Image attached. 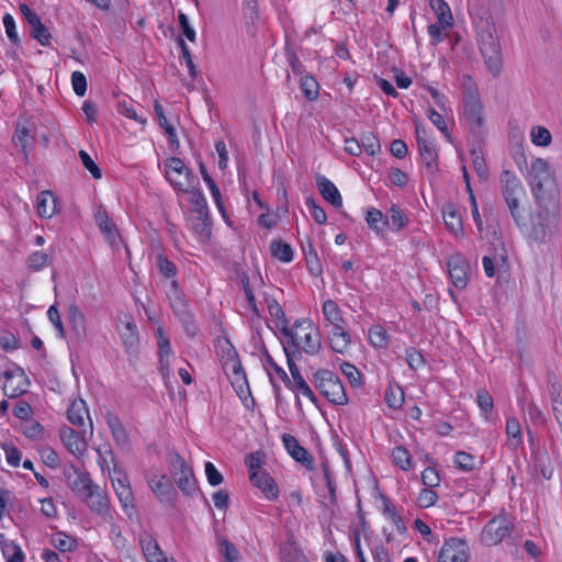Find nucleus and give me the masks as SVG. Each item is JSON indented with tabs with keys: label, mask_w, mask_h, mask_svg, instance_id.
Returning a JSON list of instances; mask_svg holds the SVG:
<instances>
[{
	"label": "nucleus",
	"mask_w": 562,
	"mask_h": 562,
	"mask_svg": "<svg viewBox=\"0 0 562 562\" xmlns=\"http://www.w3.org/2000/svg\"><path fill=\"white\" fill-rule=\"evenodd\" d=\"M82 499L88 507L101 517L110 516V501L106 492L98 484H95Z\"/></svg>",
	"instance_id": "obj_12"
},
{
	"label": "nucleus",
	"mask_w": 562,
	"mask_h": 562,
	"mask_svg": "<svg viewBox=\"0 0 562 562\" xmlns=\"http://www.w3.org/2000/svg\"><path fill=\"white\" fill-rule=\"evenodd\" d=\"M83 434H86V430H83ZM59 435L64 445L74 456H81L86 451L87 441L85 435H80L68 426L61 427Z\"/></svg>",
	"instance_id": "obj_13"
},
{
	"label": "nucleus",
	"mask_w": 562,
	"mask_h": 562,
	"mask_svg": "<svg viewBox=\"0 0 562 562\" xmlns=\"http://www.w3.org/2000/svg\"><path fill=\"white\" fill-rule=\"evenodd\" d=\"M106 424L111 430V434L113 436V439L115 440L116 445L126 447L128 445V434L123 426L120 418L111 413L106 414Z\"/></svg>",
	"instance_id": "obj_26"
},
{
	"label": "nucleus",
	"mask_w": 562,
	"mask_h": 562,
	"mask_svg": "<svg viewBox=\"0 0 562 562\" xmlns=\"http://www.w3.org/2000/svg\"><path fill=\"white\" fill-rule=\"evenodd\" d=\"M151 491L161 499L170 501L175 494L171 482L167 475H153L149 480Z\"/></svg>",
	"instance_id": "obj_23"
},
{
	"label": "nucleus",
	"mask_w": 562,
	"mask_h": 562,
	"mask_svg": "<svg viewBox=\"0 0 562 562\" xmlns=\"http://www.w3.org/2000/svg\"><path fill=\"white\" fill-rule=\"evenodd\" d=\"M40 454H41L42 461L47 467H49L52 469L58 468V465L60 463L59 457L53 448H50L48 446L42 447L40 449Z\"/></svg>",
	"instance_id": "obj_63"
},
{
	"label": "nucleus",
	"mask_w": 562,
	"mask_h": 562,
	"mask_svg": "<svg viewBox=\"0 0 562 562\" xmlns=\"http://www.w3.org/2000/svg\"><path fill=\"white\" fill-rule=\"evenodd\" d=\"M97 451L99 453L98 463L101 470L104 472L105 468L108 469L112 486L122 505V508L133 522L137 513L127 474L116 463H114L113 469H110L106 458L101 454L99 449Z\"/></svg>",
	"instance_id": "obj_3"
},
{
	"label": "nucleus",
	"mask_w": 562,
	"mask_h": 562,
	"mask_svg": "<svg viewBox=\"0 0 562 562\" xmlns=\"http://www.w3.org/2000/svg\"><path fill=\"white\" fill-rule=\"evenodd\" d=\"M313 383L321 394L335 405H346L348 396L336 373L327 369L317 370L313 374Z\"/></svg>",
	"instance_id": "obj_5"
},
{
	"label": "nucleus",
	"mask_w": 562,
	"mask_h": 562,
	"mask_svg": "<svg viewBox=\"0 0 562 562\" xmlns=\"http://www.w3.org/2000/svg\"><path fill=\"white\" fill-rule=\"evenodd\" d=\"M282 441L286 451L295 461L304 464L308 469L313 467L312 457L308 454L307 450L299 443L294 436L284 434L282 436Z\"/></svg>",
	"instance_id": "obj_16"
},
{
	"label": "nucleus",
	"mask_w": 562,
	"mask_h": 562,
	"mask_svg": "<svg viewBox=\"0 0 562 562\" xmlns=\"http://www.w3.org/2000/svg\"><path fill=\"white\" fill-rule=\"evenodd\" d=\"M67 479L69 487L80 498H82L95 485L91 480L90 474L87 472H78L75 470L74 479L70 474Z\"/></svg>",
	"instance_id": "obj_20"
},
{
	"label": "nucleus",
	"mask_w": 562,
	"mask_h": 562,
	"mask_svg": "<svg viewBox=\"0 0 562 562\" xmlns=\"http://www.w3.org/2000/svg\"><path fill=\"white\" fill-rule=\"evenodd\" d=\"M328 341L334 352L344 353L350 345V335L345 330L344 325L335 326L329 333Z\"/></svg>",
	"instance_id": "obj_21"
},
{
	"label": "nucleus",
	"mask_w": 562,
	"mask_h": 562,
	"mask_svg": "<svg viewBox=\"0 0 562 562\" xmlns=\"http://www.w3.org/2000/svg\"><path fill=\"white\" fill-rule=\"evenodd\" d=\"M170 472L184 495L192 496L198 491V482L192 468L177 452L170 454Z\"/></svg>",
	"instance_id": "obj_6"
},
{
	"label": "nucleus",
	"mask_w": 562,
	"mask_h": 562,
	"mask_svg": "<svg viewBox=\"0 0 562 562\" xmlns=\"http://www.w3.org/2000/svg\"><path fill=\"white\" fill-rule=\"evenodd\" d=\"M454 464L461 471L470 472L475 467V458L464 451H458L454 454Z\"/></svg>",
	"instance_id": "obj_52"
},
{
	"label": "nucleus",
	"mask_w": 562,
	"mask_h": 562,
	"mask_svg": "<svg viewBox=\"0 0 562 562\" xmlns=\"http://www.w3.org/2000/svg\"><path fill=\"white\" fill-rule=\"evenodd\" d=\"M506 434L509 439V445L514 448H516L518 445L521 443L522 436H521V428L520 423L517 418L510 417L506 422Z\"/></svg>",
	"instance_id": "obj_46"
},
{
	"label": "nucleus",
	"mask_w": 562,
	"mask_h": 562,
	"mask_svg": "<svg viewBox=\"0 0 562 562\" xmlns=\"http://www.w3.org/2000/svg\"><path fill=\"white\" fill-rule=\"evenodd\" d=\"M538 209L530 216L529 238L538 244L546 243L560 231L561 206L558 201L544 204L537 200Z\"/></svg>",
	"instance_id": "obj_2"
},
{
	"label": "nucleus",
	"mask_w": 562,
	"mask_h": 562,
	"mask_svg": "<svg viewBox=\"0 0 562 562\" xmlns=\"http://www.w3.org/2000/svg\"><path fill=\"white\" fill-rule=\"evenodd\" d=\"M366 222L372 231L380 235L386 226V216L380 210L371 207L366 213Z\"/></svg>",
	"instance_id": "obj_36"
},
{
	"label": "nucleus",
	"mask_w": 562,
	"mask_h": 562,
	"mask_svg": "<svg viewBox=\"0 0 562 562\" xmlns=\"http://www.w3.org/2000/svg\"><path fill=\"white\" fill-rule=\"evenodd\" d=\"M187 192L190 193V203L194 206L193 213L209 210L206 199L200 189L192 188Z\"/></svg>",
	"instance_id": "obj_59"
},
{
	"label": "nucleus",
	"mask_w": 562,
	"mask_h": 562,
	"mask_svg": "<svg viewBox=\"0 0 562 562\" xmlns=\"http://www.w3.org/2000/svg\"><path fill=\"white\" fill-rule=\"evenodd\" d=\"M442 217L447 228L454 235L463 232L461 217L453 204H447L442 207Z\"/></svg>",
	"instance_id": "obj_30"
},
{
	"label": "nucleus",
	"mask_w": 562,
	"mask_h": 562,
	"mask_svg": "<svg viewBox=\"0 0 562 562\" xmlns=\"http://www.w3.org/2000/svg\"><path fill=\"white\" fill-rule=\"evenodd\" d=\"M376 507L390 524H393L396 527H400V525L403 524L401 513L386 496L380 494Z\"/></svg>",
	"instance_id": "obj_24"
},
{
	"label": "nucleus",
	"mask_w": 562,
	"mask_h": 562,
	"mask_svg": "<svg viewBox=\"0 0 562 562\" xmlns=\"http://www.w3.org/2000/svg\"><path fill=\"white\" fill-rule=\"evenodd\" d=\"M322 348L321 334L314 328L313 323H306L303 328L301 349L307 355H317Z\"/></svg>",
	"instance_id": "obj_18"
},
{
	"label": "nucleus",
	"mask_w": 562,
	"mask_h": 562,
	"mask_svg": "<svg viewBox=\"0 0 562 562\" xmlns=\"http://www.w3.org/2000/svg\"><path fill=\"white\" fill-rule=\"evenodd\" d=\"M271 255L282 262L293 260V249L290 244L279 239L272 240L270 244Z\"/></svg>",
	"instance_id": "obj_39"
},
{
	"label": "nucleus",
	"mask_w": 562,
	"mask_h": 562,
	"mask_svg": "<svg viewBox=\"0 0 562 562\" xmlns=\"http://www.w3.org/2000/svg\"><path fill=\"white\" fill-rule=\"evenodd\" d=\"M126 333L122 334V339L127 350H133L138 344V336L136 333V325L134 323H126L125 325Z\"/></svg>",
	"instance_id": "obj_61"
},
{
	"label": "nucleus",
	"mask_w": 562,
	"mask_h": 562,
	"mask_svg": "<svg viewBox=\"0 0 562 562\" xmlns=\"http://www.w3.org/2000/svg\"><path fill=\"white\" fill-rule=\"evenodd\" d=\"M249 479L252 485L261 490L268 499L278 498L279 488L267 471H255L250 473Z\"/></svg>",
	"instance_id": "obj_15"
},
{
	"label": "nucleus",
	"mask_w": 562,
	"mask_h": 562,
	"mask_svg": "<svg viewBox=\"0 0 562 562\" xmlns=\"http://www.w3.org/2000/svg\"><path fill=\"white\" fill-rule=\"evenodd\" d=\"M199 168H200L201 176H202L204 182L207 184V187H209V189L211 191V194H212V196H213L217 207L220 210H222L223 209V204H222L221 192H220L218 187L216 186V183L212 179V177L209 175V172L206 170V167H205V165L202 161H200Z\"/></svg>",
	"instance_id": "obj_48"
},
{
	"label": "nucleus",
	"mask_w": 562,
	"mask_h": 562,
	"mask_svg": "<svg viewBox=\"0 0 562 562\" xmlns=\"http://www.w3.org/2000/svg\"><path fill=\"white\" fill-rule=\"evenodd\" d=\"M95 223L104 236L113 243L117 237L116 225L110 220L108 212L103 209H99L94 214Z\"/></svg>",
	"instance_id": "obj_28"
},
{
	"label": "nucleus",
	"mask_w": 562,
	"mask_h": 562,
	"mask_svg": "<svg viewBox=\"0 0 562 562\" xmlns=\"http://www.w3.org/2000/svg\"><path fill=\"white\" fill-rule=\"evenodd\" d=\"M369 340L376 348H385L389 345L386 330L380 325L372 326L369 329Z\"/></svg>",
	"instance_id": "obj_50"
},
{
	"label": "nucleus",
	"mask_w": 562,
	"mask_h": 562,
	"mask_svg": "<svg viewBox=\"0 0 562 562\" xmlns=\"http://www.w3.org/2000/svg\"><path fill=\"white\" fill-rule=\"evenodd\" d=\"M418 151L422 158V161L425 164L428 170H432L436 167L437 162V150L434 142L431 139H420L417 143Z\"/></svg>",
	"instance_id": "obj_27"
},
{
	"label": "nucleus",
	"mask_w": 562,
	"mask_h": 562,
	"mask_svg": "<svg viewBox=\"0 0 562 562\" xmlns=\"http://www.w3.org/2000/svg\"><path fill=\"white\" fill-rule=\"evenodd\" d=\"M37 214L44 218H50L57 211L56 198L52 191H42L36 199Z\"/></svg>",
	"instance_id": "obj_22"
},
{
	"label": "nucleus",
	"mask_w": 562,
	"mask_h": 562,
	"mask_svg": "<svg viewBox=\"0 0 562 562\" xmlns=\"http://www.w3.org/2000/svg\"><path fill=\"white\" fill-rule=\"evenodd\" d=\"M68 317L71 324L72 330L78 337L86 331V317L78 305L71 304L68 307Z\"/></svg>",
	"instance_id": "obj_35"
},
{
	"label": "nucleus",
	"mask_w": 562,
	"mask_h": 562,
	"mask_svg": "<svg viewBox=\"0 0 562 562\" xmlns=\"http://www.w3.org/2000/svg\"><path fill=\"white\" fill-rule=\"evenodd\" d=\"M3 26L5 29V33L8 38L11 41L14 45H20V37L16 32V25L13 16L10 13H5L2 19Z\"/></svg>",
	"instance_id": "obj_58"
},
{
	"label": "nucleus",
	"mask_w": 562,
	"mask_h": 562,
	"mask_svg": "<svg viewBox=\"0 0 562 562\" xmlns=\"http://www.w3.org/2000/svg\"><path fill=\"white\" fill-rule=\"evenodd\" d=\"M360 145L362 150L370 156H374L381 150L379 138L372 132H364L361 134Z\"/></svg>",
	"instance_id": "obj_47"
},
{
	"label": "nucleus",
	"mask_w": 562,
	"mask_h": 562,
	"mask_svg": "<svg viewBox=\"0 0 562 562\" xmlns=\"http://www.w3.org/2000/svg\"><path fill=\"white\" fill-rule=\"evenodd\" d=\"M267 304H268V311H269L270 315L272 317H276L282 324V327L280 329L281 334L284 337H290V339H291L290 341L293 342V339H295L296 336L292 335V329H290V327H289V322L285 317V313H284L283 308L281 307V305L274 299L267 300Z\"/></svg>",
	"instance_id": "obj_29"
},
{
	"label": "nucleus",
	"mask_w": 562,
	"mask_h": 562,
	"mask_svg": "<svg viewBox=\"0 0 562 562\" xmlns=\"http://www.w3.org/2000/svg\"><path fill=\"white\" fill-rule=\"evenodd\" d=\"M464 115L473 133L480 132L485 119L483 115V104L475 92H468L463 97Z\"/></svg>",
	"instance_id": "obj_9"
},
{
	"label": "nucleus",
	"mask_w": 562,
	"mask_h": 562,
	"mask_svg": "<svg viewBox=\"0 0 562 562\" xmlns=\"http://www.w3.org/2000/svg\"><path fill=\"white\" fill-rule=\"evenodd\" d=\"M300 87L307 100L314 101L318 98L319 86L314 77L308 75L302 76Z\"/></svg>",
	"instance_id": "obj_45"
},
{
	"label": "nucleus",
	"mask_w": 562,
	"mask_h": 562,
	"mask_svg": "<svg viewBox=\"0 0 562 562\" xmlns=\"http://www.w3.org/2000/svg\"><path fill=\"white\" fill-rule=\"evenodd\" d=\"M392 460L395 465L404 471H408L412 468V456L403 446H397L393 449Z\"/></svg>",
	"instance_id": "obj_42"
},
{
	"label": "nucleus",
	"mask_w": 562,
	"mask_h": 562,
	"mask_svg": "<svg viewBox=\"0 0 562 562\" xmlns=\"http://www.w3.org/2000/svg\"><path fill=\"white\" fill-rule=\"evenodd\" d=\"M552 411L557 420L562 424V389L559 384L552 383L550 387Z\"/></svg>",
	"instance_id": "obj_49"
},
{
	"label": "nucleus",
	"mask_w": 562,
	"mask_h": 562,
	"mask_svg": "<svg viewBox=\"0 0 562 562\" xmlns=\"http://www.w3.org/2000/svg\"><path fill=\"white\" fill-rule=\"evenodd\" d=\"M550 132L542 126H536L531 130V140L537 146H548L551 143Z\"/></svg>",
	"instance_id": "obj_60"
},
{
	"label": "nucleus",
	"mask_w": 562,
	"mask_h": 562,
	"mask_svg": "<svg viewBox=\"0 0 562 562\" xmlns=\"http://www.w3.org/2000/svg\"><path fill=\"white\" fill-rule=\"evenodd\" d=\"M530 184L536 200L542 199L540 192L543 190L544 184L552 180L548 162L542 158L533 159L530 165Z\"/></svg>",
	"instance_id": "obj_11"
},
{
	"label": "nucleus",
	"mask_w": 562,
	"mask_h": 562,
	"mask_svg": "<svg viewBox=\"0 0 562 562\" xmlns=\"http://www.w3.org/2000/svg\"><path fill=\"white\" fill-rule=\"evenodd\" d=\"M285 57L292 72L296 76H302L305 71L304 66L297 57L294 48L288 44L285 46Z\"/></svg>",
	"instance_id": "obj_54"
},
{
	"label": "nucleus",
	"mask_w": 562,
	"mask_h": 562,
	"mask_svg": "<svg viewBox=\"0 0 562 562\" xmlns=\"http://www.w3.org/2000/svg\"><path fill=\"white\" fill-rule=\"evenodd\" d=\"M469 546L460 538L446 540L438 555V562H469Z\"/></svg>",
	"instance_id": "obj_8"
},
{
	"label": "nucleus",
	"mask_w": 562,
	"mask_h": 562,
	"mask_svg": "<svg viewBox=\"0 0 562 562\" xmlns=\"http://www.w3.org/2000/svg\"><path fill=\"white\" fill-rule=\"evenodd\" d=\"M288 367L292 375L291 386L288 387L297 391L303 396L307 397L312 403H316V395L313 393L308 384L303 379L302 374L300 373L299 367L296 366L294 360H292L291 355H288Z\"/></svg>",
	"instance_id": "obj_14"
},
{
	"label": "nucleus",
	"mask_w": 562,
	"mask_h": 562,
	"mask_svg": "<svg viewBox=\"0 0 562 562\" xmlns=\"http://www.w3.org/2000/svg\"><path fill=\"white\" fill-rule=\"evenodd\" d=\"M316 184L322 196L329 202L334 207L342 206V198L337 187L325 176L318 175L316 177Z\"/></svg>",
	"instance_id": "obj_17"
},
{
	"label": "nucleus",
	"mask_w": 562,
	"mask_h": 562,
	"mask_svg": "<svg viewBox=\"0 0 562 562\" xmlns=\"http://www.w3.org/2000/svg\"><path fill=\"white\" fill-rule=\"evenodd\" d=\"M427 117L445 135V137L449 142H451V135L448 131V126H447V123H446L443 116L440 113H438L435 109L430 108L427 111Z\"/></svg>",
	"instance_id": "obj_55"
},
{
	"label": "nucleus",
	"mask_w": 562,
	"mask_h": 562,
	"mask_svg": "<svg viewBox=\"0 0 562 562\" xmlns=\"http://www.w3.org/2000/svg\"><path fill=\"white\" fill-rule=\"evenodd\" d=\"M405 358L408 367L412 370H418L425 364L424 356L414 347H409L405 350Z\"/></svg>",
	"instance_id": "obj_57"
},
{
	"label": "nucleus",
	"mask_w": 562,
	"mask_h": 562,
	"mask_svg": "<svg viewBox=\"0 0 562 562\" xmlns=\"http://www.w3.org/2000/svg\"><path fill=\"white\" fill-rule=\"evenodd\" d=\"M504 529H484L481 533V541L487 546H494L502 541L504 537Z\"/></svg>",
	"instance_id": "obj_64"
},
{
	"label": "nucleus",
	"mask_w": 562,
	"mask_h": 562,
	"mask_svg": "<svg viewBox=\"0 0 562 562\" xmlns=\"http://www.w3.org/2000/svg\"><path fill=\"white\" fill-rule=\"evenodd\" d=\"M165 171L170 184L179 191H188L186 186H190L194 179L192 170L178 157L165 161Z\"/></svg>",
	"instance_id": "obj_7"
},
{
	"label": "nucleus",
	"mask_w": 562,
	"mask_h": 562,
	"mask_svg": "<svg viewBox=\"0 0 562 562\" xmlns=\"http://www.w3.org/2000/svg\"><path fill=\"white\" fill-rule=\"evenodd\" d=\"M384 401L386 405L392 409L401 408L404 404L403 389L397 384L389 385L384 393Z\"/></svg>",
	"instance_id": "obj_38"
},
{
	"label": "nucleus",
	"mask_w": 562,
	"mask_h": 562,
	"mask_svg": "<svg viewBox=\"0 0 562 562\" xmlns=\"http://www.w3.org/2000/svg\"><path fill=\"white\" fill-rule=\"evenodd\" d=\"M499 187L514 222L518 226L524 225L525 216L519 207V203L526 195V190L521 180L513 171L504 170L499 177Z\"/></svg>",
	"instance_id": "obj_4"
},
{
	"label": "nucleus",
	"mask_w": 562,
	"mask_h": 562,
	"mask_svg": "<svg viewBox=\"0 0 562 562\" xmlns=\"http://www.w3.org/2000/svg\"><path fill=\"white\" fill-rule=\"evenodd\" d=\"M323 314L326 321H328L333 327L345 324L340 308L337 305V303L333 300H326L323 303Z\"/></svg>",
	"instance_id": "obj_37"
},
{
	"label": "nucleus",
	"mask_w": 562,
	"mask_h": 562,
	"mask_svg": "<svg viewBox=\"0 0 562 562\" xmlns=\"http://www.w3.org/2000/svg\"><path fill=\"white\" fill-rule=\"evenodd\" d=\"M154 111H155V114L157 116L159 126L162 127L165 130V132L168 134L169 142L172 145L176 144L178 146L179 142H178V138H177L176 130H175V127L171 124L168 123V121H167V119L165 116V113H164V109H162L161 104L158 101H155Z\"/></svg>",
	"instance_id": "obj_40"
},
{
	"label": "nucleus",
	"mask_w": 562,
	"mask_h": 562,
	"mask_svg": "<svg viewBox=\"0 0 562 562\" xmlns=\"http://www.w3.org/2000/svg\"><path fill=\"white\" fill-rule=\"evenodd\" d=\"M191 227L199 235L200 241L204 243L211 237V217L209 210L198 211L191 217Z\"/></svg>",
	"instance_id": "obj_19"
},
{
	"label": "nucleus",
	"mask_w": 562,
	"mask_h": 562,
	"mask_svg": "<svg viewBox=\"0 0 562 562\" xmlns=\"http://www.w3.org/2000/svg\"><path fill=\"white\" fill-rule=\"evenodd\" d=\"M52 544L60 552H67L76 548L77 540L64 531H58L52 536Z\"/></svg>",
	"instance_id": "obj_41"
},
{
	"label": "nucleus",
	"mask_w": 562,
	"mask_h": 562,
	"mask_svg": "<svg viewBox=\"0 0 562 562\" xmlns=\"http://www.w3.org/2000/svg\"><path fill=\"white\" fill-rule=\"evenodd\" d=\"M470 154L475 172L481 179H486L488 171L482 153L477 149H472Z\"/></svg>",
	"instance_id": "obj_56"
},
{
	"label": "nucleus",
	"mask_w": 562,
	"mask_h": 562,
	"mask_svg": "<svg viewBox=\"0 0 562 562\" xmlns=\"http://www.w3.org/2000/svg\"><path fill=\"white\" fill-rule=\"evenodd\" d=\"M429 4L437 15L438 23L441 26H452L453 16L450 7L445 0H429Z\"/></svg>",
	"instance_id": "obj_31"
},
{
	"label": "nucleus",
	"mask_w": 562,
	"mask_h": 562,
	"mask_svg": "<svg viewBox=\"0 0 562 562\" xmlns=\"http://www.w3.org/2000/svg\"><path fill=\"white\" fill-rule=\"evenodd\" d=\"M31 26V36L36 40L41 45L48 46L50 44L52 34L48 29L42 23L41 19L33 22Z\"/></svg>",
	"instance_id": "obj_43"
},
{
	"label": "nucleus",
	"mask_w": 562,
	"mask_h": 562,
	"mask_svg": "<svg viewBox=\"0 0 562 562\" xmlns=\"http://www.w3.org/2000/svg\"><path fill=\"white\" fill-rule=\"evenodd\" d=\"M408 223L407 215L401 210L400 206L393 204L386 215V225L393 231H401Z\"/></svg>",
	"instance_id": "obj_34"
},
{
	"label": "nucleus",
	"mask_w": 562,
	"mask_h": 562,
	"mask_svg": "<svg viewBox=\"0 0 562 562\" xmlns=\"http://www.w3.org/2000/svg\"><path fill=\"white\" fill-rule=\"evenodd\" d=\"M142 549L148 562H160V558H165L157 541L147 536L140 538Z\"/></svg>",
	"instance_id": "obj_32"
},
{
	"label": "nucleus",
	"mask_w": 562,
	"mask_h": 562,
	"mask_svg": "<svg viewBox=\"0 0 562 562\" xmlns=\"http://www.w3.org/2000/svg\"><path fill=\"white\" fill-rule=\"evenodd\" d=\"M85 417L90 420L86 402L81 398L75 400L67 411V418L69 423L74 426L82 427L85 426Z\"/></svg>",
	"instance_id": "obj_25"
},
{
	"label": "nucleus",
	"mask_w": 562,
	"mask_h": 562,
	"mask_svg": "<svg viewBox=\"0 0 562 562\" xmlns=\"http://www.w3.org/2000/svg\"><path fill=\"white\" fill-rule=\"evenodd\" d=\"M469 11L473 18L485 66L493 76H498L503 68V59L499 41L495 35L494 16L503 11L502 0H475Z\"/></svg>",
	"instance_id": "obj_1"
},
{
	"label": "nucleus",
	"mask_w": 562,
	"mask_h": 562,
	"mask_svg": "<svg viewBox=\"0 0 562 562\" xmlns=\"http://www.w3.org/2000/svg\"><path fill=\"white\" fill-rule=\"evenodd\" d=\"M448 273L451 283L459 290H463L469 280V262L460 254H456L448 259L447 262Z\"/></svg>",
	"instance_id": "obj_10"
},
{
	"label": "nucleus",
	"mask_w": 562,
	"mask_h": 562,
	"mask_svg": "<svg viewBox=\"0 0 562 562\" xmlns=\"http://www.w3.org/2000/svg\"><path fill=\"white\" fill-rule=\"evenodd\" d=\"M302 249H303L306 265H307L310 272L315 277L321 276L323 272V267H322L321 260H319L317 252L314 249L312 243L308 241L307 245H303Z\"/></svg>",
	"instance_id": "obj_33"
},
{
	"label": "nucleus",
	"mask_w": 562,
	"mask_h": 562,
	"mask_svg": "<svg viewBox=\"0 0 562 562\" xmlns=\"http://www.w3.org/2000/svg\"><path fill=\"white\" fill-rule=\"evenodd\" d=\"M156 260H157L158 270L164 277L173 278L176 276L177 267L166 256L158 255Z\"/></svg>",
	"instance_id": "obj_62"
},
{
	"label": "nucleus",
	"mask_w": 562,
	"mask_h": 562,
	"mask_svg": "<svg viewBox=\"0 0 562 562\" xmlns=\"http://www.w3.org/2000/svg\"><path fill=\"white\" fill-rule=\"evenodd\" d=\"M179 322L182 325V328L187 336L194 337L198 333V325L195 323L194 315L191 311L184 312L177 316Z\"/></svg>",
	"instance_id": "obj_53"
},
{
	"label": "nucleus",
	"mask_w": 562,
	"mask_h": 562,
	"mask_svg": "<svg viewBox=\"0 0 562 562\" xmlns=\"http://www.w3.org/2000/svg\"><path fill=\"white\" fill-rule=\"evenodd\" d=\"M243 13L247 26L250 24L254 26L255 22L258 20L257 0H243ZM247 31L254 33L251 27H248Z\"/></svg>",
	"instance_id": "obj_51"
},
{
	"label": "nucleus",
	"mask_w": 562,
	"mask_h": 562,
	"mask_svg": "<svg viewBox=\"0 0 562 562\" xmlns=\"http://www.w3.org/2000/svg\"><path fill=\"white\" fill-rule=\"evenodd\" d=\"M476 404L481 411V415L486 420H488V414L493 411L494 407V400L485 389L477 390Z\"/></svg>",
	"instance_id": "obj_44"
}]
</instances>
